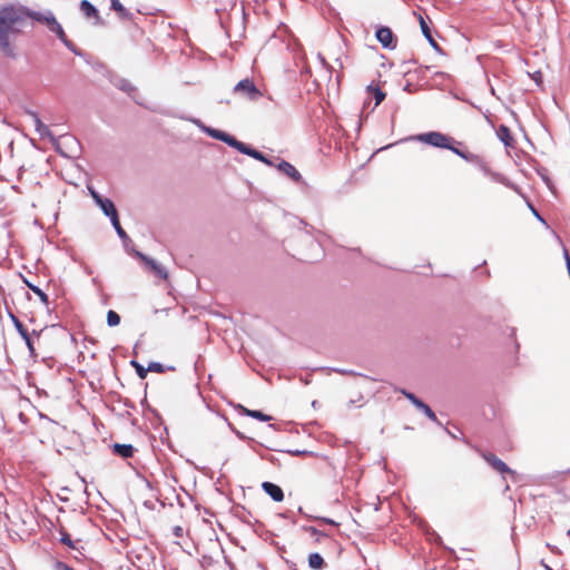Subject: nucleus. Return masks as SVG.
I'll use <instances>...</instances> for the list:
<instances>
[{"instance_id": "obj_44", "label": "nucleus", "mask_w": 570, "mask_h": 570, "mask_svg": "<svg viewBox=\"0 0 570 570\" xmlns=\"http://www.w3.org/2000/svg\"><path fill=\"white\" fill-rule=\"evenodd\" d=\"M173 533L177 538H181L184 535V529L180 525H176L173 528Z\"/></svg>"}, {"instance_id": "obj_54", "label": "nucleus", "mask_w": 570, "mask_h": 570, "mask_svg": "<svg viewBox=\"0 0 570 570\" xmlns=\"http://www.w3.org/2000/svg\"><path fill=\"white\" fill-rule=\"evenodd\" d=\"M294 570H296V569H294Z\"/></svg>"}, {"instance_id": "obj_34", "label": "nucleus", "mask_w": 570, "mask_h": 570, "mask_svg": "<svg viewBox=\"0 0 570 570\" xmlns=\"http://www.w3.org/2000/svg\"><path fill=\"white\" fill-rule=\"evenodd\" d=\"M401 393H402V395H403L404 397H406V399L411 402V404H412L413 406H416V405L422 401V400H421V399H419L414 393H412V392H410V391H407V390H405V389H402V390H401Z\"/></svg>"}, {"instance_id": "obj_13", "label": "nucleus", "mask_w": 570, "mask_h": 570, "mask_svg": "<svg viewBox=\"0 0 570 570\" xmlns=\"http://www.w3.org/2000/svg\"><path fill=\"white\" fill-rule=\"evenodd\" d=\"M262 489L273 501L282 502L284 500V491L278 484L265 481L262 483Z\"/></svg>"}, {"instance_id": "obj_37", "label": "nucleus", "mask_w": 570, "mask_h": 570, "mask_svg": "<svg viewBox=\"0 0 570 570\" xmlns=\"http://www.w3.org/2000/svg\"><path fill=\"white\" fill-rule=\"evenodd\" d=\"M63 45L68 50H70L76 56H79V57L83 56V52L78 47H76V45L72 41H70L69 39L67 40V42H63Z\"/></svg>"}, {"instance_id": "obj_35", "label": "nucleus", "mask_w": 570, "mask_h": 570, "mask_svg": "<svg viewBox=\"0 0 570 570\" xmlns=\"http://www.w3.org/2000/svg\"><path fill=\"white\" fill-rule=\"evenodd\" d=\"M304 530L308 532L313 538H315V541L320 542L321 538L325 537V533L316 529L315 527H305Z\"/></svg>"}, {"instance_id": "obj_24", "label": "nucleus", "mask_w": 570, "mask_h": 570, "mask_svg": "<svg viewBox=\"0 0 570 570\" xmlns=\"http://www.w3.org/2000/svg\"><path fill=\"white\" fill-rule=\"evenodd\" d=\"M430 534H431V540H432L436 546L442 547V548H443V549L449 553V556H450L452 559H454V560H456V559H458V556H456V553H455L454 549H452V548H450V547H445V546L443 544V540H442L441 535H440L438 532H435V531H431V533H430Z\"/></svg>"}, {"instance_id": "obj_12", "label": "nucleus", "mask_w": 570, "mask_h": 570, "mask_svg": "<svg viewBox=\"0 0 570 570\" xmlns=\"http://www.w3.org/2000/svg\"><path fill=\"white\" fill-rule=\"evenodd\" d=\"M459 157L466 160L468 163L475 165L485 176H489L491 169L479 155L472 154L466 149H463L462 153H459Z\"/></svg>"}, {"instance_id": "obj_46", "label": "nucleus", "mask_w": 570, "mask_h": 570, "mask_svg": "<svg viewBox=\"0 0 570 570\" xmlns=\"http://www.w3.org/2000/svg\"><path fill=\"white\" fill-rule=\"evenodd\" d=\"M532 79H533L537 83H540V81H541V72H540V71H535V72L532 75Z\"/></svg>"}, {"instance_id": "obj_22", "label": "nucleus", "mask_w": 570, "mask_h": 570, "mask_svg": "<svg viewBox=\"0 0 570 570\" xmlns=\"http://www.w3.org/2000/svg\"><path fill=\"white\" fill-rule=\"evenodd\" d=\"M326 566L324 558L318 552L308 556V567L314 570H322Z\"/></svg>"}, {"instance_id": "obj_29", "label": "nucleus", "mask_w": 570, "mask_h": 570, "mask_svg": "<svg viewBox=\"0 0 570 570\" xmlns=\"http://www.w3.org/2000/svg\"><path fill=\"white\" fill-rule=\"evenodd\" d=\"M110 223L112 225V227L115 228L117 235L122 239H128V235L127 233L125 232V229L121 227L120 225V222H119V216L116 215L115 217H111L110 218Z\"/></svg>"}, {"instance_id": "obj_41", "label": "nucleus", "mask_w": 570, "mask_h": 570, "mask_svg": "<svg viewBox=\"0 0 570 570\" xmlns=\"http://www.w3.org/2000/svg\"><path fill=\"white\" fill-rule=\"evenodd\" d=\"M528 206L529 208L531 209L532 214L534 215V217L540 220L541 223L546 224V220L543 219V217L539 214V212L533 207L532 204L528 203Z\"/></svg>"}, {"instance_id": "obj_40", "label": "nucleus", "mask_w": 570, "mask_h": 570, "mask_svg": "<svg viewBox=\"0 0 570 570\" xmlns=\"http://www.w3.org/2000/svg\"><path fill=\"white\" fill-rule=\"evenodd\" d=\"M230 429L232 431L235 433V435L240 439V440H248L250 442H254V440L252 438H248L246 436L244 433H242L240 431H238L237 429H235L234 426L230 425Z\"/></svg>"}, {"instance_id": "obj_15", "label": "nucleus", "mask_w": 570, "mask_h": 570, "mask_svg": "<svg viewBox=\"0 0 570 570\" xmlns=\"http://www.w3.org/2000/svg\"><path fill=\"white\" fill-rule=\"evenodd\" d=\"M80 11L83 13V16L88 19H95V24H101L102 21L99 17L98 9L88 0H81L80 1Z\"/></svg>"}, {"instance_id": "obj_48", "label": "nucleus", "mask_w": 570, "mask_h": 570, "mask_svg": "<svg viewBox=\"0 0 570 570\" xmlns=\"http://www.w3.org/2000/svg\"><path fill=\"white\" fill-rule=\"evenodd\" d=\"M354 403H355V401H354V400L348 401V403H347V407H348V409H350V407H352V405H354Z\"/></svg>"}, {"instance_id": "obj_52", "label": "nucleus", "mask_w": 570, "mask_h": 570, "mask_svg": "<svg viewBox=\"0 0 570 570\" xmlns=\"http://www.w3.org/2000/svg\"><path fill=\"white\" fill-rule=\"evenodd\" d=\"M567 535L570 537V529L567 531Z\"/></svg>"}, {"instance_id": "obj_33", "label": "nucleus", "mask_w": 570, "mask_h": 570, "mask_svg": "<svg viewBox=\"0 0 570 570\" xmlns=\"http://www.w3.org/2000/svg\"><path fill=\"white\" fill-rule=\"evenodd\" d=\"M120 321H121L120 315L117 312H115L112 309H109L107 312V324H108V326L115 327V326L120 324Z\"/></svg>"}, {"instance_id": "obj_28", "label": "nucleus", "mask_w": 570, "mask_h": 570, "mask_svg": "<svg viewBox=\"0 0 570 570\" xmlns=\"http://www.w3.org/2000/svg\"><path fill=\"white\" fill-rule=\"evenodd\" d=\"M60 534H61L60 542L62 544L67 546L68 548L72 549V550H76L77 552L82 554V552H80V549L76 546V543L72 541L70 534L67 531L61 530Z\"/></svg>"}, {"instance_id": "obj_45", "label": "nucleus", "mask_w": 570, "mask_h": 570, "mask_svg": "<svg viewBox=\"0 0 570 570\" xmlns=\"http://www.w3.org/2000/svg\"><path fill=\"white\" fill-rule=\"evenodd\" d=\"M320 521L326 523V524H332V525H336L337 523L333 520V519H330V518H318Z\"/></svg>"}, {"instance_id": "obj_32", "label": "nucleus", "mask_w": 570, "mask_h": 570, "mask_svg": "<svg viewBox=\"0 0 570 570\" xmlns=\"http://www.w3.org/2000/svg\"><path fill=\"white\" fill-rule=\"evenodd\" d=\"M49 30L53 32L62 43L67 42L68 38L58 21H56Z\"/></svg>"}, {"instance_id": "obj_4", "label": "nucleus", "mask_w": 570, "mask_h": 570, "mask_svg": "<svg viewBox=\"0 0 570 570\" xmlns=\"http://www.w3.org/2000/svg\"><path fill=\"white\" fill-rule=\"evenodd\" d=\"M108 79L114 87L127 94L138 105H141V102L136 98L137 88L128 79L122 78L121 76L114 72L108 73Z\"/></svg>"}, {"instance_id": "obj_25", "label": "nucleus", "mask_w": 570, "mask_h": 570, "mask_svg": "<svg viewBox=\"0 0 570 570\" xmlns=\"http://www.w3.org/2000/svg\"><path fill=\"white\" fill-rule=\"evenodd\" d=\"M415 407L431 421L435 422L438 425H442V423L438 420L434 411L425 402L421 401Z\"/></svg>"}, {"instance_id": "obj_19", "label": "nucleus", "mask_w": 570, "mask_h": 570, "mask_svg": "<svg viewBox=\"0 0 570 570\" xmlns=\"http://www.w3.org/2000/svg\"><path fill=\"white\" fill-rule=\"evenodd\" d=\"M237 409L239 410L240 413L245 414L246 416L253 417V419L262 421V422H268L272 420L271 415L265 414L264 412H262L259 410H249L242 404H238Z\"/></svg>"}, {"instance_id": "obj_17", "label": "nucleus", "mask_w": 570, "mask_h": 570, "mask_svg": "<svg viewBox=\"0 0 570 570\" xmlns=\"http://www.w3.org/2000/svg\"><path fill=\"white\" fill-rule=\"evenodd\" d=\"M135 451H136V449L131 444H120V443L112 444V453L122 459L132 458Z\"/></svg>"}, {"instance_id": "obj_53", "label": "nucleus", "mask_w": 570, "mask_h": 570, "mask_svg": "<svg viewBox=\"0 0 570 570\" xmlns=\"http://www.w3.org/2000/svg\"><path fill=\"white\" fill-rule=\"evenodd\" d=\"M547 570H552L551 568L547 567Z\"/></svg>"}, {"instance_id": "obj_8", "label": "nucleus", "mask_w": 570, "mask_h": 570, "mask_svg": "<svg viewBox=\"0 0 570 570\" xmlns=\"http://www.w3.org/2000/svg\"><path fill=\"white\" fill-rule=\"evenodd\" d=\"M483 459L485 462L497 472L501 474H510L513 479L515 478V472L511 470L501 459H499L493 453H483Z\"/></svg>"}, {"instance_id": "obj_2", "label": "nucleus", "mask_w": 570, "mask_h": 570, "mask_svg": "<svg viewBox=\"0 0 570 570\" xmlns=\"http://www.w3.org/2000/svg\"><path fill=\"white\" fill-rule=\"evenodd\" d=\"M407 140L419 141L425 145H429L434 148H441L452 151L453 154L459 156V153H462L463 142L456 140L450 135L443 134L441 131L431 130L422 134H417L407 138Z\"/></svg>"}, {"instance_id": "obj_38", "label": "nucleus", "mask_w": 570, "mask_h": 570, "mask_svg": "<svg viewBox=\"0 0 570 570\" xmlns=\"http://www.w3.org/2000/svg\"><path fill=\"white\" fill-rule=\"evenodd\" d=\"M148 372H155V373H163L165 371V367L159 362H150L147 366Z\"/></svg>"}, {"instance_id": "obj_5", "label": "nucleus", "mask_w": 570, "mask_h": 570, "mask_svg": "<svg viewBox=\"0 0 570 570\" xmlns=\"http://www.w3.org/2000/svg\"><path fill=\"white\" fill-rule=\"evenodd\" d=\"M26 13V22H29V20H35L37 22L43 23L47 26L48 29L52 27V24L57 21L55 14L50 10L46 11H35L30 8L24 6Z\"/></svg>"}, {"instance_id": "obj_23", "label": "nucleus", "mask_w": 570, "mask_h": 570, "mask_svg": "<svg viewBox=\"0 0 570 570\" xmlns=\"http://www.w3.org/2000/svg\"><path fill=\"white\" fill-rule=\"evenodd\" d=\"M110 8L116 11L121 19L131 18V13L122 6L119 0H110Z\"/></svg>"}, {"instance_id": "obj_16", "label": "nucleus", "mask_w": 570, "mask_h": 570, "mask_svg": "<svg viewBox=\"0 0 570 570\" xmlns=\"http://www.w3.org/2000/svg\"><path fill=\"white\" fill-rule=\"evenodd\" d=\"M235 149L237 151H239L240 154L243 155H246V156H249L256 160H265V154H263L262 151L253 148L250 145H247L240 140H238Z\"/></svg>"}, {"instance_id": "obj_3", "label": "nucleus", "mask_w": 570, "mask_h": 570, "mask_svg": "<svg viewBox=\"0 0 570 570\" xmlns=\"http://www.w3.org/2000/svg\"><path fill=\"white\" fill-rule=\"evenodd\" d=\"M234 92L252 101H257L263 96L254 81L248 78L238 81L234 87Z\"/></svg>"}, {"instance_id": "obj_6", "label": "nucleus", "mask_w": 570, "mask_h": 570, "mask_svg": "<svg viewBox=\"0 0 570 570\" xmlns=\"http://www.w3.org/2000/svg\"><path fill=\"white\" fill-rule=\"evenodd\" d=\"M375 38L385 49H394L396 47V37L391 28L386 26H380L376 29Z\"/></svg>"}, {"instance_id": "obj_26", "label": "nucleus", "mask_w": 570, "mask_h": 570, "mask_svg": "<svg viewBox=\"0 0 570 570\" xmlns=\"http://www.w3.org/2000/svg\"><path fill=\"white\" fill-rule=\"evenodd\" d=\"M23 283L28 286V288L30 291H32L39 298L40 301L45 304V305H48L49 304V297L48 295L37 285L30 283L27 278H23Z\"/></svg>"}, {"instance_id": "obj_36", "label": "nucleus", "mask_w": 570, "mask_h": 570, "mask_svg": "<svg viewBox=\"0 0 570 570\" xmlns=\"http://www.w3.org/2000/svg\"><path fill=\"white\" fill-rule=\"evenodd\" d=\"M286 452L293 456H314V455H316L314 452L308 451V450H288Z\"/></svg>"}, {"instance_id": "obj_42", "label": "nucleus", "mask_w": 570, "mask_h": 570, "mask_svg": "<svg viewBox=\"0 0 570 570\" xmlns=\"http://www.w3.org/2000/svg\"><path fill=\"white\" fill-rule=\"evenodd\" d=\"M189 120L195 124L202 131L203 128H208L209 126H206L200 119L198 118H189Z\"/></svg>"}, {"instance_id": "obj_30", "label": "nucleus", "mask_w": 570, "mask_h": 570, "mask_svg": "<svg viewBox=\"0 0 570 570\" xmlns=\"http://www.w3.org/2000/svg\"><path fill=\"white\" fill-rule=\"evenodd\" d=\"M489 177H490L492 180H494V181H497V183H500V184H502V185H504V186H507V187L514 188V185H513V184H512V183H511V181H510L505 176H503V175H502V174H500V173H497V171H492V170H491V171H490V174H489Z\"/></svg>"}, {"instance_id": "obj_11", "label": "nucleus", "mask_w": 570, "mask_h": 570, "mask_svg": "<svg viewBox=\"0 0 570 570\" xmlns=\"http://www.w3.org/2000/svg\"><path fill=\"white\" fill-rule=\"evenodd\" d=\"M10 318H11L17 332L19 333L21 338L24 341L30 354L31 355L35 354L33 342H32V338H31L28 330L26 328V326L19 321V318L17 316H14L11 313H10Z\"/></svg>"}, {"instance_id": "obj_18", "label": "nucleus", "mask_w": 570, "mask_h": 570, "mask_svg": "<svg viewBox=\"0 0 570 570\" xmlns=\"http://www.w3.org/2000/svg\"><path fill=\"white\" fill-rule=\"evenodd\" d=\"M96 205L101 209L105 216L109 217V219L118 215L114 202L109 198L102 197Z\"/></svg>"}, {"instance_id": "obj_31", "label": "nucleus", "mask_w": 570, "mask_h": 570, "mask_svg": "<svg viewBox=\"0 0 570 570\" xmlns=\"http://www.w3.org/2000/svg\"><path fill=\"white\" fill-rule=\"evenodd\" d=\"M130 365L135 368L136 374H137V376L139 379H141V380L146 379V376L148 374V368L147 367H145L142 364H140L136 360H131L130 361Z\"/></svg>"}, {"instance_id": "obj_39", "label": "nucleus", "mask_w": 570, "mask_h": 570, "mask_svg": "<svg viewBox=\"0 0 570 570\" xmlns=\"http://www.w3.org/2000/svg\"><path fill=\"white\" fill-rule=\"evenodd\" d=\"M335 372L342 374V375H354V376H364L361 373H357L353 370H345V368H334Z\"/></svg>"}, {"instance_id": "obj_49", "label": "nucleus", "mask_w": 570, "mask_h": 570, "mask_svg": "<svg viewBox=\"0 0 570 570\" xmlns=\"http://www.w3.org/2000/svg\"><path fill=\"white\" fill-rule=\"evenodd\" d=\"M445 431L449 433V435H451L453 439H455L456 436L454 435V433H451L448 429H445Z\"/></svg>"}, {"instance_id": "obj_50", "label": "nucleus", "mask_w": 570, "mask_h": 570, "mask_svg": "<svg viewBox=\"0 0 570 570\" xmlns=\"http://www.w3.org/2000/svg\"><path fill=\"white\" fill-rule=\"evenodd\" d=\"M404 429H405L406 431L412 430V428H411V426H409V425H405V426H404Z\"/></svg>"}, {"instance_id": "obj_21", "label": "nucleus", "mask_w": 570, "mask_h": 570, "mask_svg": "<svg viewBox=\"0 0 570 570\" xmlns=\"http://www.w3.org/2000/svg\"><path fill=\"white\" fill-rule=\"evenodd\" d=\"M498 138L503 142L504 146L511 147L513 144V137L508 126L500 125L497 130Z\"/></svg>"}, {"instance_id": "obj_10", "label": "nucleus", "mask_w": 570, "mask_h": 570, "mask_svg": "<svg viewBox=\"0 0 570 570\" xmlns=\"http://www.w3.org/2000/svg\"><path fill=\"white\" fill-rule=\"evenodd\" d=\"M136 256L139 257L159 278L167 279L168 272L159 265L154 258L140 253L135 252Z\"/></svg>"}, {"instance_id": "obj_27", "label": "nucleus", "mask_w": 570, "mask_h": 570, "mask_svg": "<svg viewBox=\"0 0 570 570\" xmlns=\"http://www.w3.org/2000/svg\"><path fill=\"white\" fill-rule=\"evenodd\" d=\"M367 91L372 94L375 100V107L379 106L385 99V92L379 87L370 85L367 86Z\"/></svg>"}, {"instance_id": "obj_14", "label": "nucleus", "mask_w": 570, "mask_h": 570, "mask_svg": "<svg viewBox=\"0 0 570 570\" xmlns=\"http://www.w3.org/2000/svg\"><path fill=\"white\" fill-rule=\"evenodd\" d=\"M276 168L278 171H281L285 176L289 177L292 180H294L296 183H299L302 180L301 173L291 163H288L286 160L282 159L276 165Z\"/></svg>"}, {"instance_id": "obj_9", "label": "nucleus", "mask_w": 570, "mask_h": 570, "mask_svg": "<svg viewBox=\"0 0 570 570\" xmlns=\"http://www.w3.org/2000/svg\"><path fill=\"white\" fill-rule=\"evenodd\" d=\"M203 132L216 140L225 142L234 149L238 142V139L233 135L213 127L203 128Z\"/></svg>"}, {"instance_id": "obj_43", "label": "nucleus", "mask_w": 570, "mask_h": 570, "mask_svg": "<svg viewBox=\"0 0 570 570\" xmlns=\"http://www.w3.org/2000/svg\"><path fill=\"white\" fill-rule=\"evenodd\" d=\"M89 191H90V195H91L95 204H97L99 200H101L102 196L97 190L89 188Z\"/></svg>"}, {"instance_id": "obj_20", "label": "nucleus", "mask_w": 570, "mask_h": 570, "mask_svg": "<svg viewBox=\"0 0 570 570\" xmlns=\"http://www.w3.org/2000/svg\"><path fill=\"white\" fill-rule=\"evenodd\" d=\"M420 27H421V30H422V33L423 36L425 37V39L429 41L430 46L438 52H442V49L441 47L439 46V43L435 41V39L433 38L432 36V32L428 26V23L424 21V19L422 17H420Z\"/></svg>"}, {"instance_id": "obj_51", "label": "nucleus", "mask_w": 570, "mask_h": 570, "mask_svg": "<svg viewBox=\"0 0 570 570\" xmlns=\"http://www.w3.org/2000/svg\"><path fill=\"white\" fill-rule=\"evenodd\" d=\"M316 242L321 245V240L318 237H315Z\"/></svg>"}, {"instance_id": "obj_1", "label": "nucleus", "mask_w": 570, "mask_h": 570, "mask_svg": "<svg viewBox=\"0 0 570 570\" xmlns=\"http://www.w3.org/2000/svg\"><path fill=\"white\" fill-rule=\"evenodd\" d=\"M26 12L22 4H0V52L7 58H18L16 41L32 27L26 22Z\"/></svg>"}, {"instance_id": "obj_47", "label": "nucleus", "mask_w": 570, "mask_h": 570, "mask_svg": "<svg viewBox=\"0 0 570 570\" xmlns=\"http://www.w3.org/2000/svg\"><path fill=\"white\" fill-rule=\"evenodd\" d=\"M261 161L267 166H274L273 161L266 155H265V160H261Z\"/></svg>"}, {"instance_id": "obj_7", "label": "nucleus", "mask_w": 570, "mask_h": 570, "mask_svg": "<svg viewBox=\"0 0 570 570\" xmlns=\"http://www.w3.org/2000/svg\"><path fill=\"white\" fill-rule=\"evenodd\" d=\"M26 114L31 118L36 132L40 136V138H49L50 141L56 142L57 139L51 132V130L48 128L47 125H45L38 114L33 110H26Z\"/></svg>"}]
</instances>
